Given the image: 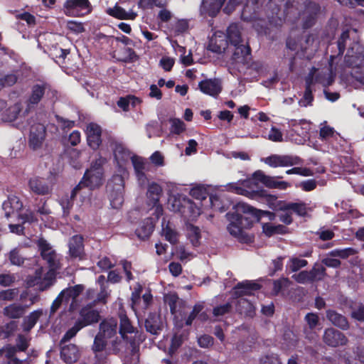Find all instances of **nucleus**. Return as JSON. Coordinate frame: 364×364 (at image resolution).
Returning a JSON list of instances; mask_svg holds the SVG:
<instances>
[{"mask_svg": "<svg viewBox=\"0 0 364 364\" xmlns=\"http://www.w3.org/2000/svg\"><path fill=\"white\" fill-rule=\"evenodd\" d=\"M233 46L235 48L231 57L232 64H248L251 59V48L248 43Z\"/></svg>", "mask_w": 364, "mask_h": 364, "instance_id": "obj_17", "label": "nucleus"}, {"mask_svg": "<svg viewBox=\"0 0 364 364\" xmlns=\"http://www.w3.org/2000/svg\"><path fill=\"white\" fill-rule=\"evenodd\" d=\"M198 87L203 93L214 97H218L223 90L221 80L218 78L203 80Z\"/></svg>", "mask_w": 364, "mask_h": 364, "instance_id": "obj_18", "label": "nucleus"}, {"mask_svg": "<svg viewBox=\"0 0 364 364\" xmlns=\"http://www.w3.org/2000/svg\"><path fill=\"white\" fill-rule=\"evenodd\" d=\"M131 159L138 180L142 181H145L146 177L144 171L146 170V166L148 164L144 162L141 157L136 156H133Z\"/></svg>", "mask_w": 364, "mask_h": 364, "instance_id": "obj_34", "label": "nucleus"}, {"mask_svg": "<svg viewBox=\"0 0 364 364\" xmlns=\"http://www.w3.org/2000/svg\"><path fill=\"white\" fill-rule=\"evenodd\" d=\"M80 322H77L76 321L74 326L72 328H69L65 332V333L64 334V336H63V338L60 340V344L67 343L71 338H73V337H75L76 336L77 332L82 328V326H80Z\"/></svg>", "mask_w": 364, "mask_h": 364, "instance_id": "obj_47", "label": "nucleus"}, {"mask_svg": "<svg viewBox=\"0 0 364 364\" xmlns=\"http://www.w3.org/2000/svg\"><path fill=\"white\" fill-rule=\"evenodd\" d=\"M106 191L112 208H119L124 203V180L119 174H115L108 181Z\"/></svg>", "mask_w": 364, "mask_h": 364, "instance_id": "obj_3", "label": "nucleus"}, {"mask_svg": "<svg viewBox=\"0 0 364 364\" xmlns=\"http://www.w3.org/2000/svg\"><path fill=\"white\" fill-rule=\"evenodd\" d=\"M326 314L327 319L329 320L335 326H337L342 330L348 329V321L343 315L333 309H328Z\"/></svg>", "mask_w": 364, "mask_h": 364, "instance_id": "obj_25", "label": "nucleus"}, {"mask_svg": "<svg viewBox=\"0 0 364 364\" xmlns=\"http://www.w3.org/2000/svg\"><path fill=\"white\" fill-rule=\"evenodd\" d=\"M68 255L72 259L83 260L85 257L84 237L81 235H75L68 242Z\"/></svg>", "mask_w": 364, "mask_h": 364, "instance_id": "obj_11", "label": "nucleus"}, {"mask_svg": "<svg viewBox=\"0 0 364 364\" xmlns=\"http://www.w3.org/2000/svg\"><path fill=\"white\" fill-rule=\"evenodd\" d=\"M289 283L288 278H282L274 281L273 283V291L275 295H278L279 293L282 290L284 287H287Z\"/></svg>", "mask_w": 364, "mask_h": 364, "instance_id": "obj_63", "label": "nucleus"}, {"mask_svg": "<svg viewBox=\"0 0 364 364\" xmlns=\"http://www.w3.org/2000/svg\"><path fill=\"white\" fill-rule=\"evenodd\" d=\"M41 274V270L37 269L35 276L28 279V285L29 287H37L39 291H43L50 288L55 282V271L49 270L43 278Z\"/></svg>", "mask_w": 364, "mask_h": 364, "instance_id": "obj_7", "label": "nucleus"}, {"mask_svg": "<svg viewBox=\"0 0 364 364\" xmlns=\"http://www.w3.org/2000/svg\"><path fill=\"white\" fill-rule=\"evenodd\" d=\"M107 162L105 158L100 156L92 162L90 170L92 171H99L104 173V164Z\"/></svg>", "mask_w": 364, "mask_h": 364, "instance_id": "obj_62", "label": "nucleus"}, {"mask_svg": "<svg viewBox=\"0 0 364 364\" xmlns=\"http://www.w3.org/2000/svg\"><path fill=\"white\" fill-rule=\"evenodd\" d=\"M323 341L328 346L336 348L346 346L348 342V339L343 333L331 327L325 329L323 335Z\"/></svg>", "mask_w": 364, "mask_h": 364, "instance_id": "obj_10", "label": "nucleus"}, {"mask_svg": "<svg viewBox=\"0 0 364 364\" xmlns=\"http://www.w3.org/2000/svg\"><path fill=\"white\" fill-rule=\"evenodd\" d=\"M104 173L99 171H92L87 169L81 181L72 190L71 198H75L78 191L82 187L89 188L90 190H95L100 188L104 183Z\"/></svg>", "mask_w": 364, "mask_h": 364, "instance_id": "obj_4", "label": "nucleus"}, {"mask_svg": "<svg viewBox=\"0 0 364 364\" xmlns=\"http://www.w3.org/2000/svg\"><path fill=\"white\" fill-rule=\"evenodd\" d=\"M353 354L355 357L348 352L343 354V358L346 364H364V347L357 346L353 350Z\"/></svg>", "mask_w": 364, "mask_h": 364, "instance_id": "obj_32", "label": "nucleus"}, {"mask_svg": "<svg viewBox=\"0 0 364 364\" xmlns=\"http://www.w3.org/2000/svg\"><path fill=\"white\" fill-rule=\"evenodd\" d=\"M22 109L21 102H16L5 109L1 114V119L4 122H11L15 121Z\"/></svg>", "mask_w": 364, "mask_h": 364, "instance_id": "obj_33", "label": "nucleus"}, {"mask_svg": "<svg viewBox=\"0 0 364 364\" xmlns=\"http://www.w3.org/2000/svg\"><path fill=\"white\" fill-rule=\"evenodd\" d=\"M94 303H90L80 309L79 312L80 318L77 321L80 323V324L82 326V328L97 323L101 319L100 311L94 309Z\"/></svg>", "mask_w": 364, "mask_h": 364, "instance_id": "obj_9", "label": "nucleus"}, {"mask_svg": "<svg viewBox=\"0 0 364 364\" xmlns=\"http://www.w3.org/2000/svg\"><path fill=\"white\" fill-rule=\"evenodd\" d=\"M259 210L244 203L237 205V212L227 213L230 221L228 230L230 235L239 237L243 235V230L250 229L254 223L259 221Z\"/></svg>", "mask_w": 364, "mask_h": 364, "instance_id": "obj_1", "label": "nucleus"}, {"mask_svg": "<svg viewBox=\"0 0 364 364\" xmlns=\"http://www.w3.org/2000/svg\"><path fill=\"white\" fill-rule=\"evenodd\" d=\"M159 219L152 217H148L143 220L135 230V234L137 237L141 240H146L149 238L152 234L155 224Z\"/></svg>", "mask_w": 364, "mask_h": 364, "instance_id": "obj_19", "label": "nucleus"}, {"mask_svg": "<svg viewBox=\"0 0 364 364\" xmlns=\"http://www.w3.org/2000/svg\"><path fill=\"white\" fill-rule=\"evenodd\" d=\"M225 1H214L209 4L203 2L200 6V12L202 14L208 15L212 18L215 17L220 11Z\"/></svg>", "mask_w": 364, "mask_h": 364, "instance_id": "obj_29", "label": "nucleus"}, {"mask_svg": "<svg viewBox=\"0 0 364 364\" xmlns=\"http://www.w3.org/2000/svg\"><path fill=\"white\" fill-rule=\"evenodd\" d=\"M292 278L299 284L312 283L309 271H301L292 276Z\"/></svg>", "mask_w": 364, "mask_h": 364, "instance_id": "obj_61", "label": "nucleus"}, {"mask_svg": "<svg viewBox=\"0 0 364 364\" xmlns=\"http://www.w3.org/2000/svg\"><path fill=\"white\" fill-rule=\"evenodd\" d=\"M144 327L148 333L152 335H158L162 331L163 325L160 314L155 312L149 314L145 319Z\"/></svg>", "mask_w": 364, "mask_h": 364, "instance_id": "obj_22", "label": "nucleus"}, {"mask_svg": "<svg viewBox=\"0 0 364 364\" xmlns=\"http://www.w3.org/2000/svg\"><path fill=\"white\" fill-rule=\"evenodd\" d=\"M188 237L193 246H199L201 235L200 230L198 227L191 225L189 227Z\"/></svg>", "mask_w": 364, "mask_h": 364, "instance_id": "obj_44", "label": "nucleus"}, {"mask_svg": "<svg viewBox=\"0 0 364 364\" xmlns=\"http://www.w3.org/2000/svg\"><path fill=\"white\" fill-rule=\"evenodd\" d=\"M38 247L41 251V255L43 260L46 261L50 270L55 271L58 267V262L56 260V253L52 250L50 245L43 239H40L38 242Z\"/></svg>", "mask_w": 364, "mask_h": 364, "instance_id": "obj_14", "label": "nucleus"}, {"mask_svg": "<svg viewBox=\"0 0 364 364\" xmlns=\"http://www.w3.org/2000/svg\"><path fill=\"white\" fill-rule=\"evenodd\" d=\"M355 254V249H353L352 247H348V248L341 249V250L336 249V250H332L330 252L331 256L339 257L342 259H346L349 256L353 255Z\"/></svg>", "mask_w": 364, "mask_h": 364, "instance_id": "obj_53", "label": "nucleus"}, {"mask_svg": "<svg viewBox=\"0 0 364 364\" xmlns=\"http://www.w3.org/2000/svg\"><path fill=\"white\" fill-rule=\"evenodd\" d=\"M164 234L165 238L167 241H168L171 244H176L178 242V235L177 232L173 230L171 228L167 225L165 228L163 229Z\"/></svg>", "mask_w": 364, "mask_h": 364, "instance_id": "obj_58", "label": "nucleus"}, {"mask_svg": "<svg viewBox=\"0 0 364 364\" xmlns=\"http://www.w3.org/2000/svg\"><path fill=\"white\" fill-rule=\"evenodd\" d=\"M25 307L19 304H12L4 309V314L11 318H19L23 316Z\"/></svg>", "mask_w": 364, "mask_h": 364, "instance_id": "obj_35", "label": "nucleus"}, {"mask_svg": "<svg viewBox=\"0 0 364 364\" xmlns=\"http://www.w3.org/2000/svg\"><path fill=\"white\" fill-rule=\"evenodd\" d=\"M351 76L358 82L364 83V68L356 66L351 70Z\"/></svg>", "mask_w": 364, "mask_h": 364, "instance_id": "obj_64", "label": "nucleus"}, {"mask_svg": "<svg viewBox=\"0 0 364 364\" xmlns=\"http://www.w3.org/2000/svg\"><path fill=\"white\" fill-rule=\"evenodd\" d=\"M102 128L94 122L89 123L86 127L85 134L88 146L93 150L99 149L102 144Z\"/></svg>", "mask_w": 364, "mask_h": 364, "instance_id": "obj_15", "label": "nucleus"}, {"mask_svg": "<svg viewBox=\"0 0 364 364\" xmlns=\"http://www.w3.org/2000/svg\"><path fill=\"white\" fill-rule=\"evenodd\" d=\"M307 264L308 262L306 259L298 257H291L289 259L287 266L291 272H295L299 271L301 268L306 267Z\"/></svg>", "mask_w": 364, "mask_h": 364, "instance_id": "obj_46", "label": "nucleus"}, {"mask_svg": "<svg viewBox=\"0 0 364 364\" xmlns=\"http://www.w3.org/2000/svg\"><path fill=\"white\" fill-rule=\"evenodd\" d=\"M107 346V341L105 338L103 337L101 333H97L94 339L93 345L92 347L94 353L102 352Z\"/></svg>", "mask_w": 364, "mask_h": 364, "instance_id": "obj_48", "label": "nucleus"}, {"mask_svg": "<svg viewBox=\"0 0 364 364\" xmlns=\"http://www.w3.org/2000/svg\"><path fill=\"white\" fill-rule=\"evenodd\" d=\"M277 208L282 211L292 210L294 213L301 217H305L307 215V208L306 203H280Z\"/></svg>", "mask_w": 364, "mask_h": 364, "instance_id": "obj_27", "label": "nucleus"}, {"mask_svg": "<svg viewBox=\"0 0 364 364\" xmlns=\"http://www.w3.org/2000/svg\"><path fill=\"white\" fill-rule=\"evenodd\" d=\"M77 348L74 344L64 346L60 349V358L66 363H75L78 359Z\"/></svg>", "mask_w": 364, "mask_h": 364, "instance_id": "obj_26", "label": "nucleus"}, {"mask_svg": "<svg viewBox=\"0 0 364 364\" xmlns=\"http://www.w3.org/2000/svg\"><path fill=\"white\" fill-rule=\"evenodd\" d=\"M262 230L267 237H271L276 234H287L288 228L283 225H273L270 223H264L262 226Z\"/></svg>", "mask_w": 364, "mask_h": 364, "instance_id": "obj_36", "label": "nucleus"}, {"mask_svg": "<svg viewBox=\"0 0 364 364\" xmlns=\"http://www.w3.org/2000/svg\"><path fill=\"white\" fill-rule=\"evenodd\" d=\"M316 235L318 236L319 239L323 241H328L332 240L335 233L333 230L329 229H325L324 228H320L316 232Z\"/></svg>", "mask_w": 364, "mask_h": 364, "instance_id": "obj_60", "label": "nucleus"}, {"mask_svg": "<svg viewBox=\"0 0 364 364\" xmlns=\"http://www.w3.org/2000/svg\"><path fill=\"white\" fill-rule=\"evenodd\" d=\"M18 80V76L14 73H9L0 77V90L4 87L14 85Z\"/></svg>", "mask_w": 364, "mask_h": 364, "instance_id": "obj_49", "label": "nucleus"}, {"mask_svg": "<svg viewBox=\"0 0 364 364\" xmlns=\"http://www.w3.org/2000/svg\"><path fill=\"white\" fill-rule=\"evenodd\" d=\"M237 302L236 304V310L240 314H245L246 316H250L251 314L254 311V306L253 304L245 298H237Z\"/></svg>", "mask_w": 364, "mask_h": 364, "instance_id": "obj_38", "label": "nucleus"}, {"mask_svg": "<svg viewBox=\"0 0 364 364\" xmlns=\"http://www.w3.org/2000/svg\"><path fill=\"white\" fill-rule=\"evenodd\" d=\"M232 310V305L230 303H226L223 305L217 306L213 308V314L214 316H223L230 313Z\"/></svg>", "mask_w": 364, "mask_h": 364, "instance_id": "obj_56", "label": "nucleus"}, {"mask_svg": "<svg viewBox=\"0 0 364 364\" xmlns=\"http://www.w3.org/2000/svg\"><path fill=\"white\" fill-rule=\"evenodd\" d=\"M264 163L271 167L277 168L299 165L303 161L296 156L274 154L265 158Z\"/></svg>", "mask_w": 364, "mask_h": 364, "instance_id": "obj_8", "label": "nucleus"}, {"mask_svg": "<svg viewBox=\"0 0 364 364\" xmlns=\"http://www.w3.org/2000/svg\"><path fill=\"white\" fill-rule=\"evenodd\" d=\"M114 156L118 164L126 162L130 158L129 151L121 144L115 146Z\"/></svg>", "mask_w": 364, "mask_h": 364, "instance_id": "obj_40", "label": "nucleus"}, {"mask_svg": "<svg viewBox=\"0 0 364 364\" xmlns=\"http://www.w3.org/2000/svg\"><path fill=\"white\" fill-rule=\"evenodd\" d=\"M119 317V333L123 340L128 338L127 334L134 332V327L132 326L130 319L125 313L121 312Z\"/></svg>", "mask_w": 364, "mask_h": 364, "instance_id": "obj_30", "label": "nucleus"}, {"mask_svg": "<svg viewBox=\"0 0 364 364\" xmlns=\"http://www.w3.org/2000/svg\"><path fill=\"white\" fill-rule=\"evenodd\" d=\"M117 321L114 318L104 319L100 324L98 333L105 338H111L117 334Z\"/></svg>", "mask_w": 364, "mask_h": 364, "instance_id": "obj_23", "label": "nucleus"}, {"mask_svg": "<svg viewBox=\"0 0 364 364\" xmlns=\"http://www.w3.org/2000/svg\"><path fill=\"white\" fill-rule=\"evenodd\" d=\"M36 213L41 215H48L51 213V210L47 205V200L41 198L39 203L34 205Z\"/></svg>", "mask_w": 364, "mask_h": 364, "instance_id": "obj_52", "label": "nucleus"}, {"mask_svg": "<svg viewBox=\"0 0 364 364\" xmlns=\"http://www.w3.org/2000/svg\"><path fill=\"white\" fill-rule=\"evenodd\" d=\"M304 320L311 330L315 329L319 323V318L316 313H307L304 317Z\"/></svg>", "mask_w": 364, "mask_h": 364, "instance_id": "obj_55", "label": "nucleus"}, {"mask_svg": "<svg viewBox=\"0 0 364 364\" xmlns=\"http://www.w3.org/2000/svg\"><path fill=\"white\" fill-rule=\"evenodd\" d=\"M319 11L320 7L316 4L309 5L306 8L307 15L304 17L302 23V28L304 29H309L314 26Z\"/></svg>", "mask_w": 364, "mask_h": 364, "instance_id": "obj_28", "label": "nucleus"}, {"mask_svg": "<svg viewBox=\"0 0 364 364\" xmlns=\"http://www.w3.org/2000/svg\"><path fill=\"white\" fill-rule=\"evenodd\" d=\"M349 38H350L349 30L346 29V30L343 31L337 41L338 50L337 55L342 56L343 55V53L346 50V41L349 39Z\"/></svg>", "mask_w": 364, "mask_h": 364, "instance_id": "obj_45", "label": "nucleus"}, {"mask_svg": "<svg viewBox=\"0 0 364 364\" xmlns=\"http://www.w3.org/2000/svg\"><path fill=\"white\" fill-rule=\"evenodd\" d=\"M169 209L178 213L185 220H194L200 214V209L196 203L183 194L171 195L168 198Z\"/></svg>", "mask_w": 364, "mask_h": 364, "instance_id": "obj_2", "label": "nucleus"}, {"mask_svg": "<svg viewBox=\"0 0 364 364\" xmlns=\"http://www.w3.org/2000/svg\"><path fill=\"white\" fill-rule=\"evenodd\" d=\"M203 309L204 305L202 303L196 304L185 321L186 326H191L194 319L199 315Z\"/></svg>", "mask_w": 364, "mask_h": 364, "instance_id": "obj_50", "label": "nucleus"}, {"mask_svg": "<svg viewBox=\"0 0 364 364\" xmlns=\"http://www.w3.org/2000/svg\"><path fill=\"white\" fill-rule=\"evenodd\" d=\"M183 337L181 334H174L171 338V344L168 348V355L172 357L182 346Z\"/></svg>", "mask_w": 364, "mask_h": 364, "instance_id": "obj_43", "label": "nucleus"}, {"mask_svg": "<svg viewBox=\"0 0 364 364\" xmlns=\"http://www.w3.org/2000/svg\"><path fill=\"white\" fill-rule=\"evenodd\" d=\"M84 290V286L82 284H77L73 287H68L62 290L63 293L65 301L68 302L70 299L75 300L79 296Z\"/></svg>", "mask_w": 364, "mask_h": 364, "instance_id": "obj_37", "label": "nucleus"}, {"mask_svg": "<svg viewBox=\"0 0 364 364\" xmlns=\"http://www.w3.org/2000/svg\"><path fill=\"white\" fill-rule=\"evenodd\" d=\"M107 13L111 16L120 20H134L137 16V14L133 11H126L124 9L117 4L112 9H109Z\"/></svg>", "mask_w": 364, "mask_h": 364, "instance_id": "obj_31", "label": "nucleus"}, {"mask_svg": "<svg viewBox=\"0 0 364 364\" xmlns=\"http://www.w3.org/2000/svg\"><path fill=\"white\" fill-rule=\"evenodd\" d=\"M18 294V289H9L0 291V301H11L17 296Z\"/></svg>", "mask_w": 364, "mask_h": 364, "instance_id": "obj_57", "label": "nucleus"}, {"mask_svg": "<svg viewBox=\"0 0 364 364\" xmlns=\"http://www.w3.org/2000/svg\"><path fill=\"white\" fill-rule=\"evenodd\" d=\"M28 184L31 191L38 196H48L53 191L50 183L47 179L42 177H31Z\"/></svg>", "mask_w": 364, "mask_h": 364, "instance_id": "obj_16", "label": "nucleus"}, {"mask_svg": "<svg viewBox=\"0 0 364 364\" xmlns=\"http://www.w3.org/2000/svg\"><path fill=\"white\" fill-rule=\"evenodd\" d=\"M259 364H282L281 359L277 354L271 353L262 356L259 359Z\"/></svg>", "mask_w": 364, "mask_h": 364, "instance_id": "obj_54", "label": "nucleus"}, {"mask_svg": "<svg viewBox=\"0 0 364 364\" xmlns=\"http://www.w3.org/2000/svg\"><path fill=\"white\" fill-rule=\"evenodd\" d=\"M51 87L46 82L35 84L31 88V93L26 100L28 109L33 108L42 100L46 91H50Z\"/></svg>", "mask_w": 364, "mask_h": 364, "instance_id": "obj_12", "label": "nucleus"}, {"mask_svg": "<svg viewBox=\"0 0 364 364\" xmlns=\"http://www.w3.org/2000/svg\"><path fill=\"white\" fill-rule=\"evenodd\" d=\"M179 297L176 293H169L164 296V301L169 306L171 314H176L177 312V303Z\"/></svg>", "mask_w": 364, "mask_h": 364, "instance_id": "obj_42", "label": "nucleus"}, {"mask_svg": "<svg viewBox=\"0 0 364 364\" xmlns=\"http://www.w3.org/2000/svg\"><path fill=\"white\" fill-rule=\"evenodd\" d=\"M309 273L312 283L316 281H321L326 275V268L321 264H316L312 269L309 271Z\"/></svg>", "mask_w": 364, "mask_h": 364, "instance_id": "obj_41", "label": "nucleus"}, {"mask_svg": "<svg viewBox=\"0 0 364 364\" xmlns=\"http://www.w3.org/2000/svg\"><path fill=\"white\" fill-rule=\"evenodd\" d=\"M162 191L161 186L155 182H152L148 186L146 204L150 209H154L151 215L156 216V219H159L164 213L163 206L159 203Z\"/></svg>", "mask_w": 364, "mask_h": 364, "instance_id": "obj_5", "label": "nucleus"}, {"mask_svg": "<svg viewBox=\"0 0 364 364\" xmlns=\"http://www.w3.org/2000/svg\"><path fill=\"white\" fill-rule=\"evenodd\" d=\"M314 100L312 90H305L303 97L299 100V105L302 107L311 106Z\"/></svg>", "mask_w": 364, "mask_h": 364, "instance_id": "obj_59", "label": "nucleus"}, {"mask_svg": "<svg viewBox=\"0 0 364 364\" xmlns=\"http://www.w3.org/2000/svg\"><path fill=\"white\" fill-rule=\"evenodd\" d=\"M227 41L232 46L241 44L243 41L241 35V26L238 23H232L227 28Z\"/></svg>", "mask_w": 364, "mask_h": 364, "instance_id": "obj_24", "label": "nucleus"}, {"mask_svg": "<svg viewBox=\"0 0 364 364\" xmlns=\"http://www.w3.org/2000/svg\"><path fill=\"white\" fill-rule=\"evenodd\" d=\"M252 178L262 183L265 187L269 188H277L279 190H286L289 186L286 181H278L275 180V177L265 175L261 170L255 171L252 174Z\"/></svg>", "mask_w": 364, "mask_h": 364, "instance_id": "obj_13", "label": "nucleus"}, {"mask_svg": "<svg viewBox=\"0 0 364 364\" xmlns=\"http://www.w3.org/2000/svg\"><path fill=\"white\" fill-rule=\"evenodd\" d=\"M171 132L174 134H180L183 132L186 129L185 123L180 119L173 118L171 119Z\"/></svg>", "mask_w": 364, "mask_h": 364, "instance_id": "obj_51", "label": "nucleus"}, {"mask_svg": "<svg viewBox=\"0 0 364 364\" xmlns=\"http://www.w3.org/2000/svg\"><path fill=\"white\" fill-rule=\"evenodd\" d=\"M46 136V129L42 124H37L31 127L28 145L33 150L41 147Z\"/></svg>", "mask_w": 364, "mask_h": 364, "instance_id": "obj_20", "label": "nucleus"}, {"mask_svg": "<svg viewBox=\"0 0 364 364\" xmlns=\"http://www.w3.org/2000/svg\"><path fill=\"white\" fill-rule=\"evenodd\" d=\"M261 284L249 280L237 283L233 288V295L236 298H241L245 295H252V291L260 289Z\"/></svg>", "mask_w": 364, "mask_h": 364, "instance_id": "obj_21", "label": "nucleus"}, {"mask_svg": "<svg viewBox=\"0 0 364 364\" xmlns=\"http://www.w3.org/2000/svg\"><path fill=\"white\" fill-rule=\"evenodd\" d=\"M42 315L41 310H36L31 312L28 316L23 319V330L30 331Z\"/></svg>", "mask_w": 364, "mask_h": 364, "instance_id": "obj_39", "label": "nucleus"}, {"mask_svg": "<svg viewBox=\"0 0 364 364\" xmlns=\"http://www.w3.org/2000/svg\"><path fill=\"white\" fill-rule=\"evenodd\" d=\"M67 16H83L92 11L89 0H67L64 4Z\"/></svg>", "mask_w": 364, "mask_h": 364, "instance_id": "obj_6", "label": "nucleus"}]
</instances>
